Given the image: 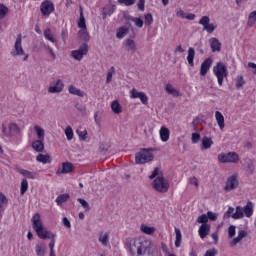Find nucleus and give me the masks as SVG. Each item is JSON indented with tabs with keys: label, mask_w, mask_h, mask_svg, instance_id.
<instances>
[{
	"label": "nucleus",
	"mask_w": 256,
	"mask_h": 256,
	"mask_svg": "<svg viewBox=\"0 0 256 256\" xmlns=\"http://www.w3.org/2000/svg\"><path fill=\"white\" fill-rule=\"evenodd\" d=\"M126 246L131 256H157V246L147 238H127Z\"/></svg>",
	"instance_id": "obj_1"
},
{
	"label": "nucleus",
	"mask_w": 256,
	"mask_h": 256,
	"mask_svg": "<svg viewBox=\"0 0 256 256\" xmlns=\"http://www.w3.org/2000/svg\"><path fill=\"white\" fill-rule=\"evenodd\" d=\"M32 227L36 232L39 239H51L53 237V233L47 231L45 227H43V223H41V215L36 213L32 218Z\"/></svg>",
	"instance_id": "obj_2"
},
{
	"label": "nucleus",
	"mask_w": 256,
	"mask_h": 256,
	"mask_svg": "<svg viewBox=\"0 0 256 256\" xmlns=\"http://www.w3.org/2000/svg\"><path fill=\"white\" fill-rule=\"evenodd\" d=\"M213 73L217 77L218 84L221 87L223 85L224 77H228L229 75L227 66L223 62H218L216 66L213 67Z\"/></svg>",
	"instance_id": "obj_3"
},
{
	"label": "nucleus",
	"mask_w": 256,
	"mask_h": 256,
	"mask_svg": "<svg viewBox=\"0 0 256 256\" xmlns=\"http://www.w3.org/2000/svg\"><path fill=\"white\" fill-rule=\"evenodd\" d=\"M152 187L158 193H167L169 191V181H167L165 177L159 176L153 180Z\"/></svg>",
	"instance_id": "obj_4"
},
{
	"label": "nucleus",
	"mask_w": 256,
	"mask_h": 256,
	"mask_svg": "<svg viewBox=\"0 0 256 256\" xmlns=\"http://www.w3.org/2000/svg\"><path fill=\"white\" fill-rule=\"evenodd\" d=\"M21 34H19L16 38L15 44H14V50L11 51V55L13 57H22L24 55L23 61H27L29 59V54H25V50H23V45Z\"/></svg>",
	"instance_id": "obj_5"
},
{
	"label": "nucleus",
	"mask_w": 256,
	"mask_h": 256,
	"mask_svg": "<svg viewBox=\"0 0 256 256\" xmlns=\"http://www.w3.org/2000/svg\"><path fill=\"white\" fill-rule=\"evenodd\" d=\"M137 165H143V163H149V161H153L155 156L151 153L149 149H142L141 152L136 153L135 156Z\"/></svg>",
	"instance_id": "obj_6"
},
{
	"label": "nucleus",
	"mask_w": 256,
	"mask_h": 256,
	"mask_svg": "<svg viewBox=\"0 0 256 256\" xmlns=\"http://www.w3.org/2000/svg\"><path fill=\"white\" fill-rule=\"evenodd\" d=\"M218 161L220 163H239V154H237V152H228L227 154H219Z\"/></svg>",
	"instance_id": "obj_7"
},
{
	"label": "nucleus",
	"mask_w": 256,
	"mask_h": 256,
	"mask_svg": "<svg viewBox=\"0 0 256 256\" xmlns=\"http://www.w3.org/2000/svg\"><path fill=\"white\" fill-rule=\"evenodd\" d=\"M40 11L44 17H49L55 11V4L50 0H45L40 5Z\"/></svg>",
	"instance_id": "obj_8"
},
{
	"label": "nucleus",
	"mask_w": 256,
	"mask_h": 256,
	"mask_svg": "<svg viewBox=\"0 0 256 256\" xmlns=\"http://www.w3.org/2000/svg\"><path fill=\"white\" fill-rule=\"evenodd\" d=\"M87 53H89V45H87V43H84L79 47L78 50H73L71 52V55L76 61H81V59H83V56L87 55Z\"/></svg>",
	"instance_id": "obj_9"
},
{
	"label": "nucleus",
	"mask_w": 256,
	"mask_h": 256,
	"mask_svg": "<svg viewBox=\"0 0 256 256\" xmlns=\"http://www.w3.org/2000/svg\"><path fill=\"white\" fill-rule=\"evenodd\" d=\"M199 25H202L203 30L207 31V33H213V31H215V29H217V26L211 24V18H209V16H203L199 20Z\"/></svg>",
	"instance_id": "obj_10"
},
{
	"label": "nucleus",
	"mask_w": 256,
	"mask_h": 256,
	"mask_svg": "<svg viewBox=\"0 0 256 256\" xmlns=\"http://www.w3.org/2000/svg\"><path fill=\"white\" fill-rule=\"evenodd\" d=\"M239 187V180H237V175H232L228 177L226 181L225 191H233Z\"/></svg>",
	"instance_id": "obj_11"
},
{
	"label": "nucleus",
	"mask_w": 256,
	"mask_h": 256,
	"mask_svg": "<svg viewBox=\"0 0 256 256\" xmlns=\"http://www.w3.org/2000/svg\"><path fill=\"white\" fill-rule=\"evenodd\" d=\"M75 170V166L71 162H64L62 163V168H59L56 171V175H67V173H73Z\"/></svg>",
	"instance_id": "obj_12"
},
{
	"label": "nucleus",
	"mask_w": 256,
	"mask_h": 256,
	"mask_svg": "<svg viewBox=\"0 0 256 256\" xmlns=\"http://www.w3.org/2000/svg\"><path fill=\"white\" fill-rule=\"evenodd\" d=\"M122 45L127 53H135L137 51V44L135 43V40L131 38L124 40Z\"/></svg>",
	"instance_id": "obj_13"
},
{
	"label": "nucleus",
	"mask_w": 256,
	"mask_h": 256,
	"mask_svg": "<svg viewBox=\"0 0 256 256\" xmlns=\"http://www.w3.org/2000/svg\"><path fill=\"white\" fill-rule=\"evenodd\" d=\"M213 65V59L207 58L205 59L200 67V75L201 77H205L207 73H209V69H211V66Z\"/></svg>",
	"instance_id": "obj_14"
},
{
	"label": "nucleus",
	"mask_w": 256,
	"mask_h": 256,
	"mask_svg": "<svg viewBox=\"0 0 256 256\" xmlns=\"http://www.w3.org/2000/svg\"><path fill=\"white\" fill-rule=\"evenodd\" d=\"M31 147L36 153H43L45 151V140H34Z\"/></svg>",
	"instance_id": "obj_15"
},
{
	"label": "nucleus",
	"mask_w": 256,
	"mask_h": 256,
	"mask_svg": "<svg viewBox=\"0 0 256 256\" xmlns=\"http://www.w3.org/2000/svg\"><path fill=\"white\" fill-rule=\"evenodd\" d=\"M210 48L212 49V53H219L221 51V42L217 38L209 39Z\"/></svg>",
	"instance_id": "obj_16"
},
{
	"label": "nucleus",
	"mask_w": 256,
	"mask_h": 256,
	"mask_svg": "<svg viewBox=\"0 0 256 256\" xmlns=\"http://www.w3.org/2000/svg\"><path fill=\"white\" fill-rule=\"evenodd\" d=\"M64 87H65V84H63V81L59 79L56 81L54 86L49 87L48 91L49 93H61Z\"/></svg>",
	"instance_id": "obj_17"
},
{
	"label": "nucleus",
	"mask_w": 256,
	"mask_h": 256,
	"mask_svg": "<svg viewBox=\"0 0 256 256\" xmlns=\"http://www.w3.org/2000/svg\"><path fill=\"white\" fill-rule=\"evenodd\" d=\"M209 231H211V225L209 224H202L199 227L198 233L199 236L204 239L205 237H207V235H209Z\"/></svg>",
	"instance_id": "obj_18"
},
{
	"label": "nucleus",
	"mask_w": 256,
	"mask_h": 256,
	"mask_svg": "<svg viewBox=\"0 0 256 256\" xmlns=\"http://www.w3.org/2000/svg\"><path fill=\"white\" fill-rule=\"evenodd\" d=\"M36 161L38 163H43V165H47V163H51V161H53V159L51 158V156L49 154H38L36 156Z\"/></svg>",
	"instance_id": "obj_19"
},
{
	"label": "nucleus",
	"mask_w": 256,
	"mask_h": 256,
	"mask_svg": "<svg viewBox=\"0 0 256 256\" xmlns=\"http://www.w3.org/2000/svg\"><path fill=\"white\" fill-rule=\"evenodd\" d=\"M171 135V131H169V128L162 126L160 128V139L164 143L169 141V136Z\"/></svg>",
	"instance_id": "obj_20"
},
{
	"label": "nucleus",
	"mask_w": 256,
	"mask_h": 256,
	"mask_svg": "<svg viewBox=\"0 0 256 256\" xmlns=\"http://www.w3.org/2000/svg\"><path fill=\"white\" fill-rule=\"evenodd\" d=\"M215 119L217 121L218 127L221 130L225 129V117L220 111L215 112Z\"/></svg>",
	"instance_id": "obj_21"
},
{
	"label": "nucleus",
	"mask_w": 256,
	"mask_h": 256,
	"mask_svg": "<svg viewBox=\"0 0 256 256\" xmlns=\"http://www.w3.org/2000/svg\"><path fill=\"white\" fill-rule=\"evenodd\" d=\"M8 129L10 131V137H15V135L21 134V128L16 123H10Z\"/></svg>",
	"instance_id": "obj_22"
},
{
	"label": "nucleus",
	"mask_w": 256,
	"mask_h": 256,
	"mask_svg": "<svg viewBox=\"0 0 256 256\" xmlns=\"http://www.w3.org/2000/svg\"><path fill=\"white\" fill-rule=\"evenodd\" d=\"M244 161H245L244 165L246 167V171H248V173L253 175L255 171V162H253L251 158H246Z\"/></svg>",
	"instance_id": "obj_23"
},
{
	"label": "nucleus",
	"mask_w": 256,
	"mask_h": 256,
	"mask_svg": "<svg viewBox=\"0 0 256 256\" xmlns=\"http://www.w3.org/2000/svg\"><path fill=\"white\" fill-rule=\"evenodd\" d=\"M213 145V139L205 136L202 138V146L201 151H205L207 149H211V146Z\"/></svg>",
	"instance_id": "obj_24"
},
{
	"label": "nucleus",
	"mask_w": 256,
	"mask_h": 256,
	"mask_svg": "<svg viewBox=\"0 0 256 256\" xmlns=\"http://www.w3.org/2000/svg\"><path fill=\"white\" fill-rule=\"evenodd\" d=\"M187 61L190 67H195V63L193 62L195 61V48L193 47L188 48Z\"/></svg>",
	"instance_id": "obj_25"
},
{
	"label": "nucleus",
	"mask_w": 256,
	"mask_h": 256,
	"mask_svg": "<svg viewBox=\"0 0 256 256\" xmlns=\"http://www.w3.org/2000/svg\"><path fill=\"white\" fill-rule=\"evenodd\" d=\"M245 237H247V231L240 230L238 232V236L232 240L231 245L232 246L237 245V243H240V241H243V239H245Z\"/></svg>",
	"instance_id": "obj_26"
},
{
	"label": "nucleus",
	"mask_w": 256,
	"mask_h": 256,
	"mask_svg": "<svg viewBox=\"0 0 256 256\" xmlns=\"http://www.w3.org/2000/svg\"><path fill=\"white\" fill-rule=\"evenodd\" d=\"M17 171H18V173H20V175H23V177H26L27 179H36V177H37V173L30 172L29 170L18 168Z\"/></svg>",
	"instance_id": "obj_27"
},
{
	"label": "nucleus",
	"mask_w": 256,
	"mask_h": 256,
	"mask_svg": "<svg viewBox=\"0 0 256 256\" xmlns=\"http://www.w3.org/2000/svg\"><path fill=\"white\" fill-rule=\"evenodd\" d=\"M34 131L36 132L37 139L40 141H45V130L39 125L34 126Z\"/></svg>",
	"instance_id": "obj_28"
},
{
	"label": "nucleus",
	"mask_w": 256,
	"mask_h": 256,
	"mask_svg": "<svg viewBox=\"0 0 256 256\" xmlns=\"http://www.w3.org/2000/svg\"><path fill=\"white\" fill-rule=\"evenodd\" d=\"M245 217H251L253 215V202L249 201L243 208Z\"/></svg>",
	"instance_id": "obj_29"
},
{
	"label": "nucleus",
	"mask_w": 256,
	"mask_h": 256,
	"mask_svg": "<svg viewBox=\"0 0 256 256\" xmlns=\"http://www.w3.org/2000/svg\"><path fill=\"white\" fill-rule=\"evenodd\" d=\"M68 91L71 95H77L78 97H85V92L75 86H69Z\"/></svg>",
	"instance_id": "obj_30"
},
{
	"label": "nucleus",
	"mask_w": 256,
	"mask_h": 256,
	"mask_svg": "<svg viewBox=\"0 0 256 256\" xmlns=\"http://www.w3.org/2000/svg\"><path fill=\"white\" fill-rule=\"evenodd\" d=\"M232 219H243L245 214L243 213V207L237 206L236 212L231 215Z\"/></svg>",
	"instance_id": "obj_31"
},
{
	"label": "nucleus",
	"mask_w": 256,
	"mask_h": 256,
	"mask_svg": "<svg viewBox=\"0 0 256 256\" xmlns=\"http://www.w3.org/2000/svg\"><path fill=\"white\" fill-rule=\"evenodd\" d=\"M111 109L115 115H119L122 113L121 104H119V101L115 100L111 103Z\"/></svg>",
	"instance_id": "obj_32"
},
{
	"label": "nucleus",
	"mask_w": 256,
	"mask_h": 256,
	"mask_svg": "<svg viewBox=\"0 0 256 256\" xmlns=\"http://www.w3.org/2000/svg\"><path fill=\"white\" fill-rule=\"evenodd\" d=\"M127 33H129V28L122 26L117 30L116 37L117 39H123Z\"/></svg>",
	"instance_id": "obj_33"
},
{
	"label": "nucleus",
	"mask_w": 256,
	"mask_h": 256,
	"mask_svg": "<svg viewBox=\"0 0 256 256\" xmlns=\"http://www.w3.org/2000/svg\"><path fill=\"white\" fill-rule=\"evenodd\" d=\"M78 27L80 29H87V24H85V16H83V7L80 6V18L78 21Z\"/></svg>",
	"instance_id": "obj_34"
},
{
	"label": "nucleus",
	"mask_w": 256,
	"mask_h": 256,
	"mask_svg": "<svg viewBox=\"0 0 256 256\" xmlns=\"http://www.w3.org/2000/svg\"><path fill=\"white\" fill-rule=\"evenodd\" d=\"M140 230L142 233H145V235H153V233H155V227H149L145 224L141 225Z\"/></svg>",
	"instance_id": "obj_35"
},
{
	"label": "nucleus",
	"mask_w": 256,
	"mask_h": 256,
	"mask_svg": "<svg viewBox=\"0 0 256 256\" xmlns=\"http://www.w3.org/2000/svg\"><path fill=\"white\" fill-rule=\"evenodd\" d=\"M70 197L69 194H61L56 198L57 205L61 206L63 203H67V200L70 199Z\"/></svg>",
	"instance_id": "obj_36"
},
{
	"label": "nucleus",
	"mask_w": 256,
	"mask_h": 256,
	"mask_svg": "<svg viewBox=\"0 0 256 256\" xmlns=\"http://www.w3.org/2000/svg\"><path fill=\"white\" fill-rule=\"evenodd\" d=\"M35 251L37 256H45V244L38 243L35 247Z\"/></svg>",
	"instance_id": "obj_37"
},
{
	"label": "nucleus",
	"mask_w": 256,
	"mask_h": 256,
	"mask_svg": "<svg viewBox=\"0 0 256 256\" xmlns=\"http://www.w3.org/2000/svg\"><path fill=\"white\" fill-rule=\"evenodd\" d=\"M29 189V182L27 181V179H22L21 182V187H20V195H25V193H27Z\"/></svg>",
	"instance_id": "obj_38"
},
{
	"label": "nucleus",
	"mask_w": 256,
	"mask_h": 256,
	"mask_svg": "<svg viewBox=\"0 0 256 256\" xmlns=\"http://www.w3.org/2000/svg\"><path fill=\"white\" fill-rule=\"evenodd\" d=\"M166 91L169 93V95H173V97H179V91L173 87L171 84L166 85Z\"/></svg>",
	"instance_id": "obj_39"
},
{
	"label": "nucleus",
	"mask_w": 256,
	"mask_h": 256,
	"mask_svg": "<svg viewBox=\"0 0 256 256\" xmlns=\"http://www.w3.org/2000/svg\"><path fill=\"white\" fill-rule=\"evenodd\" d=\"M157 177H163V172L159 167L154 168L152 174L149 176V179L153 180V179H157Z\"/></svg>",
	"instance_id": "obj_40"
},
{
	"label": "nucleus",
	"mask_w": 256,
	"mask_h": 256,
	"mask_svg": "<svg viewBox=\"0 0 256 256\" xmlns=\"http://www.w3.org/2000/svg\"><path fill=\"white\" fill-rule=\"evenodd\" d=\"M98 240L104 247H107V243H109V233L100 234Z\"/></svg>",
	"instance_id": "obj_41"
},
{
	"label": "nucleus",
	"mask_w": 256,
	"mask_h": 256,
	"mask_svg": "<svg viewBox=\"0 0 256 256\" xmlns=\"http://www.w3.org/2000/svg\"><path fill=\"white\" fill-rule=\"evenodd\" d=\"M44 37L45 39H47L48 41H51V43H56L57 40H55V37H53V33L51 32V29L47 28L44 31Z\"/></svg>",
	"instance_id": "obj_42"
},
{
	"label": "nucleus",
	"mask_w": 256,
	"mask_h": 256,
	"mask_svg": "<svg viewBox=\"0 0 256 256\" xmlns=\"http://www.w3.org/2000/svg\"><path fill=\"white\" fill-rule=\"evenodd\" d=\"M175 233H176V240H175V247L179 248L181 247V230L179 228H175Z\"/></svg>",
	"instance_id": "obj_43"
},
{
	"label": "nucleus",
	"mask_w": 256,
	"mask_h": 256,
	"mask_svg": "<svg viewBox=\"0 0 256 256\" xmlns=\"http://www.w3.org/2000/svg\"><path fill=\"white\" fill-rule=\"evenodd\" d=\"M78 37L82 39V41H89V33H87V29H82L78 32Z\"/></svg>",
	"instance_id": "obj_44"
},
{
	"label": "nucleus",
	"mask_w": 256,
	"mask_h": 256,
	"mask_svg": "<svg viewBox=\"0 0 256 256\" xmlns=\"http://www.w3.org/2000/svg\"><path fill=\"white\" fill-rule=\"evenodd\" d=\"M7 13H9V8L4 4H0V19H5V17H7Z\"/></svg>",
	"instance_id": "obj_45"
},
{
	"label": "nucleus",
	"mask_w": 256,
	"mask_h": 256,
	"mask_svg": "<svg viewBox=\"0 0 256 256\" xmlns=\"http://www.w3.org/2000/svg\"><path fill=\"white\" fill-rule=\"evenodd\" d=\"M129 21H132L133 23H135L136 27H139V29H141V27H143V19L141 18H135L133 16H130Z\"/></svg>",
	"instance_id": "obj_46"
},
{
	"label": "nucleus",
	"mask_w": 256,
	"mask_h": 256,
	"mask_svg": "<svg viewBox=\"0 0 256 256\" xmlns=\"http://www.w3.org/2000/svg\"><path fill=\"white\" fill-rule=\"evenodd\" d=\"M64 133L68 141H71L73 139V128H71V126H67L64 130Z\"/></svg>",
	"instance_id": "obj_47"
},
{
	"label": "nucleus",
	"mask_w": 256,
	"mask_h": 256,
	"mask_svg": "<svg viewBox=\"0 0 256 256\" xmlns=\"http://www.w3.org/2000/svg\"><path fill=\"white\" fill-rule=\"evenodd\" d=\"M78 203L85 209V211H90L91 207L89 206V202H87L85 199L78 198L77 199Z\"/></svg>",
	"instance_id": "obj_48"
},
{
	"label": "nucleus",
	"mask_w": 256,
	"mask_h": 256,
	"mask_svg": "<svg viewBox=\"0 0 256 256\" xmlns=\"http://www.w3.org/2000/svg\"><path fill=\"white\" fill-rule=\"evenodd\" d=\"M138 99H140L143 105H147L149 103V98L147 97V94H145V92H140L138 94Z\"/></svg>",
	"instance_id": "obj_49"
},
{
	"label": "nucleus",
	"mask_w": 256,
	"mask_h": 256,
	"mask_svg": "<svg viewBox=\"0 0 256 256\" xmlns=\"http://www.w3.org/2000/svg\"><path fill=\"white\" fill-rule=\"evenodd\" d=\"M245 85V79H243V75L237 77L236 80V89H241Z\"/></svg>",
	"instance_id": "obj_50"
},
{
	"label": "nucleus",
	"mask_w": 256,
	"mask_h": 256,
	"mask_svg": "<svg viewBox=\"0 0 256 256\" xmlns=\"http://www.w3.org/2000/svg\"><path fill=\"white\" fill-rule=\"evenodd\" d=\"M208 222L209 220L206 214H202L197 218V223H200L202 225H207Z\"/></svg>",
	"instance_id": "obj_51"
},
{
	"label": "nucleus",
	"mask_w": 256,
	"mask_h": 256,
	"mask_svg": "<svg viewBox=\"0 0 256 256\" xmlns=\"http://www.w3.org/2000/svg\"><path fill=\"white\" fill-rule=\"evenodd\" d=\"M76 133L80 141H85L87 139V130H77Z\"/></svg>",
	"instance_id": "obj_52"
},
{
	"label": "nucleus",
	"mask_w": 256,
	"mask_h": 256,
	"mask_svg": "<svg viewBox=\"0 0 256 256\" xmlns=\"http://www.w3.org/2000/svg\"><path fill=\"white\" fill-rule=\"evenodd\" d=\"M145 19V25H148V27L150 25H153V15L151 13H148L144 16Z\"/></svg>",
	"instance_id": "obj_53"
},
{
	"label": "nucleus",
	"mask_w": 256,
	"mask_h": 256,
	"mask_svg": "<svg viewBox=\"0 0 256 256\" xmlns=\"http://www.w3.org/2000/svg\"><path fill=\"white\" fill-rule=\"evenodd\" d=\"M137 0H118V3L126 5V7H131V5H135Z\"/></svg>",
	"instance_id": "obj_54"
},
{
	"label": "nucleus",
	"mask_w": 256,
	"mask_h": 256,
	"mask_svg": "<svg viewBox=\"0 0 256 256\" xmlns=\"http://www.w3.org/2000/svg\"><path fill=\"white\" fill-rule=\"evenodd\" d=\"M44 49L48 51L52 59H57V55H55V52L53 51V48H51V46L44 44Z\"/></svg>",
	"instance_id": "obj_55"
},
{
	"label": "nucleus",
	"mask_w": 256,
	"mask_h": 256,
	"mask_svg": "<svg viewBox=\"0 0 256 256\" xmlns=\"http://www.w3.org/2000/svg\"><path fill=\"white\" fill-rule=\"evenodd\" d=\"M94 121H95L96 125H100L101 124V112L96 111L94 113Z\"/></svg>",
	"instance_id": "obj_56"
},
{
	"label": "nucleus",
	"mask_w": 256,
	"mask_h": 256,
	"mask_svg": "<svg viewBox=\"0 0 256 256\" xmlns=\"http://www.w3.org/2000/svg\"><path fill=\"white\" fill-rule=\"evenodd\" d=\"M206 217H208V220L210 221H217V213L208 211Z\"/></svg>",
	"instance_id": "obj_57"
},
{
	"label": "nucleus",
	"mask_w": 256,
	"mask_h": 256,
	"mask_svg": "<svg viewBox=\"0 0 256 256\" xmlns=\"http://www.w3.org/2000/svg\"><path fill=\"white\" fill-rule=\"evenodd\" d=\"M235 226H233V225H231V226H229V228H228V237L230 238V239H233V237H235Z\"/></svg>",
	"instance_id": "obj_58"
},
{
	"label": "nucleus",
	"mask_w": 256,
	"mask_h": 256,
	"mask_svg": "<svg viewBox=\"0 0 256 256\" xmlns=\"http://www.w3.org/2000/svg\"><path fill=\"white\" fill-rule=\"evenodd\" d=\"M200 139H201V134L192 133V143H199Z\"/></svg>",
	"instance_id": "obj_59"
},
{
	"label": "nucleus",
	"mask_w": 256,
	"mask_h": 256,
	"mask_svg": "<svg viewBox=\"0 0 256 256\" xmlns=\"http://www.w3.org/2000/svg\"><path fill=\"white\" fill-rule=\"evenodd\" d=\"M217 249H208L204 256H217Z\"/></svg>",
	"instance_id": "obj_60"
},
{
	"label": "nucleus",
	"mask_w": 256,
	"mask_h": 256,
	"mask_svg": "<svg viewBox=\"0 0 256 256\" xmlns=\"http://www.w3.org/2000/svg\"><path fill=\"white\" fill-rule=\"evenodd\" d=\"M138 11H145V0H139L137 3Z\"/></svg>",
	"instance_id": "obj_61"
},
{
	"label": "nucleus",
	"mask_w": 256,
	"mask_h": 256,
	"mask_svg": "<svg viewBox=\"0 0 256 256\" xmlns=\"http://www.w3.org/2000/svg\"><path fill=\"white\" fill-rule=\"evenodd\" d=\"M235 211V208L229 207L228 210L224 214V219H229L231 217V214Z\"/></svg>",
	"instance_id": "obj_62"
},
{
	"label": "nucleus",
	"mask_w": 256,
	"mask_h": 256,
	"mask_svg": "<svg viewBox=\"0 0 256 256\" xmlns=\"http://www.w3.org/2000/svg\"><path fill=\"white\" fill-rule=\"evenodd\" d=\"M75 107L81 113H85V111H87V107L83 106L82 104L77 103L75 104Z\"/></svg>",
	"instance_id": "obj_63"
},
{
	"label": "nucleus",
	"mask_w": 256,
	"mask_h": 256,
	"mask_svg": "<svg viewBox=\"0 0 256 256\" xmlns=\"http://www.w3.org/2000/svg\"><path fill=\"white\" fill-rule=\"evenodd\" d=\"M256 21V10L251 12L249 15V23H255Z\"/></svg>",
	"instance_id": "obj_64"
}]
</instances>
